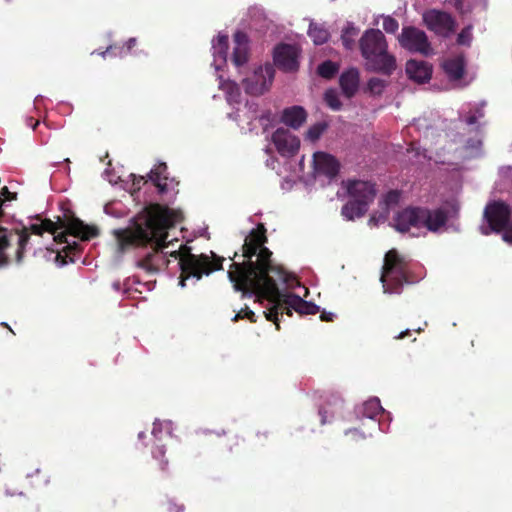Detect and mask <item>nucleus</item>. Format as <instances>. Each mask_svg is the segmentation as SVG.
Instances as JSON below:
<instances>
[{
	"label": "nucleus",
	"instance_id": "nucleus-1",
	"mask_svg": "<svg viewBox=\"0 0 512 512\" xmlns=\"http://www.w3.org/2000/svg\"><path fill=\"white\" fill-rule=\"evenodd\" d=\"M181 220V213L159 203L150 204L139 213L131 226L114 230L119 250L124 252L130 247H151V251L137 261V267L148 273H156L161 266H167L166 255L179 261L181 276L179 284L184 287L186 280L195 277L200 280L203 275H210L223 269V257L211 252L192 254L191 248L181 245L179 250L164 252L171 242H167L168 230Z\"/></svg>",
	"mask_w": 512,
	"mask_h": 512
},
{
	"label": "nucleus",
	"instance_id": "nucleus-2",
	"mask_svg": "<svg viewBox=\"0 0 512 512\" xmlns=\"http://www.w3.org/2000/svg\"><path fill=\"white\" fill-rule=\"evenodd\" d=\"M266 232L263 223H258L256 228L250 231L241 248L244 260L234 261L230 265L228 277L235 290L242 292L243 296L256 295L272 304L264 311V315L279 330V316L286 314L291 317L293 311L300 315H314L319 311V307L294 293L280 291L278 283H289L290 276L281 266L273 263L272 252L266 247Z\"/></svg>",
	"mask_w": 512,
	"mask_h": 512
},
{
	"label": "nucleus",
	"instance_id": "nucleus-3",
	"mask_svg": "<svg viewBox=\"0 0 512 512\" xmlns=\"http://www.w3.org/2000/svg\"><path fill=\"white\" fill-rule=\"evenodd\" d=\"M59 228H66L72 236L87 241L97 236V229L83 223L79 218L72 215H64L57 217L56 221L51 219H43L40 223L26 226L20 224L13 228L0 226V268L7 267L11 258L6 250L15 243L13 260L17 265H21L25 259V253L30 244L31 235L42 236L44 232L55 234Z\"/></svg>",
	"mask_w": 512,
	"mask_h": 512
},
{
	"label": "nucleus",
	"instance_id": "nucleus-4",
	"mask_svg": "<svg viewBox=\"0 0 512 512\" xmlns=\"http://www.w3.org/2000/svg\"><path fill=\"white\" fill-rule=\"evenodd\" d=\"M359 48L367 70L386 76L396 70V58L389 53L386 37L379 29L366 30L359 40Z\"/></svg>",
	"mask_w": 512,
	"mask_h": 512
},
{
	"label": "nucleus",
	"instance_id": "nucleus-5",
	"mask_svg": "<svg viewBox=\"0 0 512 512\" xmlns=\"http://www.w3.org/2000/svg\"><path fill=\"white\" fill-rule=\"evenodd\" d=\"M448 211L444 208L429 209L427 207L410 206L399 211L393 218L394 228L401 232H408L412 227L426 228L436 233L448 222Z\"/></svg>",
	"mask_w": 512,
	"mask_h": 512
},
{
	"label": "nucleus",
	"instance_id": "nucleus-6",
	"mask_svg": "<svg viewBox=\"0 0 512 512\" xmlns=\"http://www.w3.org/2000/svg\"><path fill=\"white\" fill-rule=\"evenodd\" d=\"M345 187L350 200L342 206L341 214L352 221L366 214L376 197V185L371 181L349 179L345 182Z\"/></svg>",
	"mask_w": 512,
	"mask_h": 512
},
{
	"label": "nucleus",
	"instance_id": "nucleus-7",
	"mask_svg": "<svg viewBox=\"0 0 512 512\" xmlns=\"http://www.w3.org/2000/svg\"><path fill=\"white\" fill-rule=\"evenodd\" d=\"M408 261L396 249H390L384 257L380 281L385 293L399 294L408 283Z\"/></svg>",
	"mask_w": 512,
	"mask_h": 512
},
{
	"label": "nucleus",
	"instance_id": "nucleus-8",
	"mask_svg": "<svg viewBox=\"0 0 512 512\" xmlns=\"http://www.w3.org/2000/svg\"><path fill=\"white\" fill-rule=\"evenodd\" d=\"M511 209L508 204L503 201L489 202L484 209V218L489 227L483 228L482 233L489 234V230L500 233L506 227L510 220Z\"/></svg>",
	"mask_w": 512,
	"mask_h": 512
},
{
	"label": "nucleus",
	"instance_id": "nucleus-9",
	"mask_svg": "<svg viewBox=\"0 0 512 512\" xmlns=\"http://www.w3.org/2000/svg\"><path fill=\"white\" fill-rule=\"evenodd\" d=\"M398 41L402 48L412 53L429 55L431 52V45L426 33L416 27H403Z\"/></svg>",
	"mask_w": 512,
	"mask_h": 512
},
{
	"label": "nucleus",
	"instance_id": "nucleus-10",
	"mask_svg": "<svg viewBox=\"0 0 512 512\" xmlns=\"http://www.w3.org/2000/svg\"><path fill=\"white\" fill-rule=\"evenodd\" d=\"M426 27L441 37H449L456 29L454 18L447 12L431 9L423 14Z\"/></svg>",
	"mask_w": 512,
	"mask_h": 512
},
{
	"label": "nucleus",
	"instance_id": "nucleus-11",
	"mask_svg": "<svg viewBox=\"0 0 512 512\" xmlns=\"http://www.w3.org/2000/svg\"><path fill=\"white\" fill-rule=\"evenodd\" d=\"M274 78V68L271 65L259 67L254 74L243 81L245 91L250 95H262L272 84Z\"/></svg>",
	"mask_w": 512,
	"mask_h": 512
},
{
	"label": "nucleus",
	"instance_id": "nucleus-12",
	"mask_svg": "<svg viewBox=\"0 0 512 512\" xmlns=\"http://www.w3.org/2000/svg\"><path fill=\"white\" fill-rule=\"evenodd\" d=\"M298 56V49L295 46L282 43L274 50V63L285 72H294L299 67Z\"/></svg>",
	"mask_w": 512,
	"mask_h": 512
},
{
	"label": "nucleus",
	"instance_id": "nucleus-13",
	"mask_svg": "<svg viewBox=\"0 0 512 512\" xmlns=\"http://www.w3.org/2000/svg\"><path fill=\"white\" fill-rule=\"evenodd\" d=\"M272 142L283 157H293L300 148L299 138L284 128H278L272 134Z\"/></svg>",
	"mask_w": 512,
	"mask_h": 512
},
{
	"label": "nucleus",
	"instance_id": "nucleus-14",
	"mask_svg": "<svg viewBox=\"0 0 512 512\" xmlns=\"http://www.w3.org/2000/svg\"><path fill=\"white\" fill-rule=\"evenodd\" d=\"M314 169L318 174H322L329 179L337 176L340 170L338 160L325 152H316L313 155Z\"/></svg>",
	"mask_w": 512,
	"mask_h": 512
},
{
	"label": "nucleus",
	"instance_id": "nucleus-15",
	"mask_svg": "<svg viewBox=\"0 0 512 512\" xmlns=\"http://www.w3.org/2000/svg\"><path fill=\"white\" fill-rule=\"evenodd\" d=\"M406 74L411 80L423 84L431 79L432 66L426 61L409 60L406 63Z\"/></svg>",
	"mask_w": 512,
	"mask_h": 512
},
{
	"label": "nucleus",
	"instance_id": "nucleus-16",
	"mask_svg": "<svg viewBox=\"0 0 512 512\" xmlns=\"http://www.w3.org/2000/svg\"><path fill=\"white\" fill-rule=\"evenodd\" d=\"M360 73L357 68H349L342 72L339 77V85L343 95L350 99L352 98L359 89Z\"/></svg>",
	"mask_w": 512,
	"mask_h": 512
},
{
	"label": "nucleus",
	"instance_id": "nucleus-17",
	"mask_svg": "<svg viewBox=\"0 0 512 512\" xmlns=\"http://www.w3.org/2000/svg\"><path fill=\"white\" fill-rule=\"evenodd\" d=\"M234 49L232 61L235 66L240 67L248 61V37L242 31H237L234 36Z\"/></svg>",
	"mask_w": 512,
	"mask_h": 512
},
{
	"label": "nucleus",
	"instance_id": "nucleus-18",
	"mask_svg": "<svg viewBox=\"0 0 512 512\" xmlns=\"http://www.w3.org/2000/svg\"><path fill=\"white\" fill-rule=\"evenodd\" d=\"M307 119V112L302 106H291L285 108L281 115V122L297 130Z\"/></svg>",
	"mask_w": 512,
	"mask_h": 512
},
{
	"label": "nucleus",
	"instance_id": "nucleus-19",
	"mask_svg": "<svg viewBox=\"0 0 512 512\" xmlns=\"http://www.w3.org/2000/svg\"><path fill=\"white\" fill-rule=\"evenodd\" d=\"M167 165L166 163L158 164L154 169H152L148 178L153 184L157 187L159 193H165L167 191Z\"/></svg>",
	"mask_w": 512,
	"mask_h": 512
},
{
	"label": "nucleus",
	"instance_id": "nucleus-20",
	"mask_svg": "<svg viewBox=\"0 0 512 512\" xmlns=\"http://www.w3.org/2000/svg\"><path fill=\"white\" fill-rule=\"evenodd\" d=\"M137 39L136 38H130L128 39L123 45L119 44H112L107 47V49L101 53H99L103 58L106 57V55H111L114 57H125L127 56L131 50L136 46Z\"/></svg>",
	"mask_w": 512,
	"mask_h": 512
},
{
	"label": "nucleus",
	"instance_id": "nucleus-21",
	"mask_svg": "<svg viewBox=\"0 0 512 512\" xmlns=\"http://www.w3.org/2000/svg\"><path fill=\"white\" fill-rule=\"evenodd\" d=\"M443 68L446 74L453 80H459L464 75V62L460 58L446 60Z\"/></svg>",
	"mask_w": 512,
	"mask_h": 512
},
{
	"label": "nucleus",
	"instance_id": "nucleus-22",
	"mask_svg": "<svg viewBox=\"0 0 512 512\" xmlns=\"http://www.w3.org/2000/svg\"><path fill=\"white\" fill-rule=\"evenodd\" d=\"M59 230H63L58 233V231L55 232L54 235V241L57 243H66L67 245L63 248V252L66 255H69L71 253H76L79 251V244L76 242H73V244L68 243L67 236L71 235L66 228H59Z\"/></svg>",
	"mask_w": 512,
	"mask_h": 512
},
{
	"label": "nucleus",
	"instance_id": "nucleus-23",
	"mask_svg": "<svg viewBox=\"0 0 512 512\" xmlns=\"http://www.w3.org/2000/svg\"><path fill=\"white\" fill-rule=\"evenodd\" d=\"M308 35L313 40L314 44L322 45L329 39V32L316 24H311L308 30Z\"/></svg>",
	"mask_w": 512,
	"mask_h": 512
},
{
	"label": "nucleus",
	"instance_id": "nucleus-24",
	"mask_svg": "<svg viewBox=\"0 0 512 512\" xmlns=\"http://www.w3.org/2000/svg\"><path fill=\"white\" fill-rule=\"evenodd\" d=\"M359 30L352 23H348L343 29L341 40L344 47L351 50L355 45L354 37L358 34Z\"/></svg>",
	"mask_w": 512,
	"mask_h": 512
},
{
	"label": "nucleus",
	"instance_id": "nucleus-25",
	"mask_svg": "<svg viewBox=\"0 0 512 512\" xmlns=\"http://www.w3.org/2000/svg\"><path fill=\"white\" fill-rule=\"evenodd\" d=\"M383 412V408L378 398H372L363 404V415L373 419Z\"/></svg>",
	"mask_w": 512,
	"mask_h": 512
},
{
	"label": "nucleus",
	"instance_id": "nucleus-26",
	"mask_svg": "<svg viewBox=\"0 0 512 512\" xmlns=\"http://www.w3.org/2000/svg\"><path fill=\"white\" fill-rule=\"evenodd\" d=\"M214 55L220 58H226L228 51V36L225 34H218L215 40H213Z\"/></svg>",
	"mask_w": 512,
	"mask_h": 512
},
{
	"label": "nucleus",
	"instance_id": "nucleus-27",
	"mask_svg": "<svg viewBox=\"0 0 512 512\" xmlns=\"http://www.w3.org/2000/svg\"><path fill=\"white\" fill-rule=\"evenodd\" d=\"M339 66L330 60L321 63L318 68V74L325 79H332L338 72Z\"/></svg>",
	"mask_w": 512,
	"mask_h": 512
},
{
	"label": "nucleus",
	"instance_id": "nucleus-28",
	"mask_svg": "<svg viewBox=\"0 0 512 512\" xmlns=\"http://www.w3.org/2000/svg\"><path fill=\"white\" fill-rule=\"evenodd\" d=\"M386 86L387 81L378 77H372L367 83V88L373 95H381Z\"/></svg>",
	"mask_w": 512,
	"mask_h": 512
},
{
	"label": "nucleus",
	"instance_id": "nucleus-29",
	"mask_svg": "<svg viewBox=\"0 0 512 512\" xmlns=\"http://www.w3.org/2000/svg\"><path fill=\"white\" fill-rule=\"evenodd\" d=\"M324 100L332 110L338 111L342 107V103L339 99L338 93L334 89H329L325 92Z\"/></svg>",
	"mask_w": 512,
	"mask_h": 512
},
{
	"label": "nucleus",
	"instance_id": "nucleus-30",
	"mask_svg": "<svg viewBox=\"0 0 512 512\" xmlns=\"http://www.w3.org/2000/svg\"><path fill=\"white\" fill-rule=\"evenodd\" d=\"M326 128L327 125L325 123H316L308 129L306 136L311 141H316L320 138Z\"/></svg>",
	"mask_w": 512,
	"mask_h": 512
},
{
	"label": "nucleus",
	"instance_id": "nucleus-31",
	"mask_svg": "<svg viewBox=\"0 0 512 512\" xmlns=\"http://www.w3.org/2000/svg\"><path fill=\"white\" fill-rule=\"evenodd\" d=\"M165 452H166V450L164 449V446H157L152 451L153 458L160 461L159 466L162 471H165L168 466V460L164 458Z\"/></svg>",
	"mask_w": 512,
	"mask_h": 512
},
{
	"label": "nucleus",
	"instance_id": "nucleus-32",
	"mask_svg": "<svg viewBox=\"0 0 512 512\" xmlns=\"http://www.w3.org/2000/svg\"><path fill=\"white\" fill-rule=\"evenodd\" d=\"M401 198V193L398 190H390L384 196V204L387 208L391 206H395L399 203Z\"/></svg>",
	"mask_w": 512,
	"mask_h": 512
},
{
	"label": "nucleus",
	"instance_id": "nucleus-33",
	"mask_svg": "<svg viewBox=\"0 0 512 512\" xmlns=\"http://www.w3.org/2000/svg\"><path fill=\"white\" fill-rule=\"evenodd\" d=\"M244 318H247L251 323H256L257 321L255 313L248 307H245L244 309H241L238 313H236L235 316L232 318V321L237 322L238 320Z\"/></svg>",
	"mask_w": 512,
	"mask_h": 512
},
{
	"label": "nucleus",
	"instance_id": "nucleus-34",
	"mask_svg": "<svg viewBox=\"0 0 512 512\" xmlns=\"http://www.w3.org/2000/svg\"><path fill=\"white\" fill-rule=\"evenodd\" d=\"M383 29L387 32V33H391V34H394L396 33V31L398 30L399 28V23L398 21L391 17V16H386L383 18Z\"/></svg>",
	"mask_w": 512,
	"mask_h": 512
},
{
	"label": "nucleus",
	"instance_id": "nucleus-35",
	"mask_svg": "<svg viewBox=\"0 0 512 512\" xmlns=\"http://www.w3.org/2000/svg\"><path fill=\"white\" fill-rule=\"evenodd\" d=\"M472 40L471 26L465 27L461 30L457 37L459 45H470Z\"/></svg>",
	"mask_w": 512,
	"mask_h": 512
},
{
	"label": "nucleus",
	"instance_id": "nucleus-36",
	"mask_svg": "<svg viewBox=\"0 0 512 512\" xmlns=\"http://www.w3.org/2000/svg\"><path fill=\"white\" fill-rule=\"evenodd\" d=\"M166 510L168 512H184L185 507L183 504H178L174 501H168Z\"/></svg>",
	"mask_w": 512,
	"mask_h": 512
},
{
	"label": "nucleus",
	"instance_id": "nucleus-37",
	"mask_svg": "<svg viewBox=\"0 0 512 512\" xmlns=\"http://www.w3.org/2000/svg\"><path fill=\"white\" fill-rule=\"evenodd\" d=\"M502 238L505 242L512 244V222L507 224V227L502 231Z\"/></svg>",
	"mask_w": 512,
	"mask_h": 512
},
{
	"label": "nucleus",
	"instance_id": "nucleus-38",
	"mask_svg": "<svg viewBox=\"0 0 512 512\" xmlns=\"http://www.w3.org/2000/svg\"><path fill=\"white\" fill-rule=\"evenodd\" d=\"M335 317V315L331 312H322L321 315H320V318L322 321H326V322H329V321H333V318Z\"/></svg>",
	"mask_w": 512,
	"mask_h": 512
},
{
	"label": "nucleus",
	"instance_id": "nucleus-39",
	"mask_svg": "<svg viewBox=\"0 0 512 512\" xmlns=\"http://www.w3.org/2000/svg\"><path fill=\"white\" fill-rule=\"evenodd\" d=\"M146 182H147V180L143 176H139L137 179L134 176L133 185L137 186L138 189H140L141 183H146Z\"/></svg>",
	"mask_w": 512,
	"mask_h": 512
},
{
	"label": "nucleus",
	"instance_id": "nucleus-40",
	"mask_svg": "<svg viewBox=\"0 0 512 512\" xmlns=\"http://www.w3.org/2000/svg\"><path fill=\"white\" fill-rule=\"evenodd\" d=\"M476 122H477V117H476V115H470V116H468V117H467V119H466V123H467L468 125H473V124H475Z\"/></svg>",
	"mask_w": 512,
	"mask_h": 512
},
{
	"label": "nucleus",
	"instance_id": "nucleus-41",
	"mask_svg": "<svg viewBox=\"0 0 512 512\" xmlns=\"http://www.w3.org/2000/svg\"><path fill=\"white\" fill-rule=\"evenodd\" d=\"M319 414L321 416V424H325L326 423V414H327V411L324 409V408H321L319 410Z\"/></svg>",
	"mask_w": 512,
	"mask_h": 512
},
{
	"label": "nucleus",
	"instance_id": "nucleus-42",
	"mask_svg": "<svg viewBox=\"0 0 512 512\" xmlns=\"http://www.w3.org/2000/svg\"><path fill=\"white\" fill-rule=\"evenodd\" d=\"M349 433H351L353 436H359L361 439H365L364 434L359 433L357 429L351 430Z\"/></svg>",
	"mask_w": 512,
	"mask_h": 512
},
{
	"label": "nucleus",
	"instance_id": "nucleus-43",
	"mask_svg": "<svg viewBox=\"0 0 512 512\" xmlns=\"http://www.w3.org/2000/svg\"><path fill=\"white\" fill-rule=\"evenodd\" d=\"M158 425H159V424H157V423H154V424H153L152 434H153L155 437H157V433H158V432H161L160 430H158Z\"/></svg>",
	"mask_w": 512,
	"mask_h": 512
},
{
	"label": "nucleus",
	"instance_id": "nucleus-44",
	"mask_svg": "<svg viewBox=\"0 0 512 512\" xmlns=\"http://www.w3.org/2000/svg\"><path fill=\"white\" fill-rule=\"evenodd\" d=\"M408 335H410V331L406 330L404 332H401L396 338L397 339H402V338H404L405 336H408Z\"/></svg>",
	"mask_w": 512,
	"mask_h": 512
},
{
	"label": "nucleus",
	"instance_id": "nucleus-45",
	"mask_svg": "<svg viewBox=\"0 0 512 512\" xmlns=\"http://www.w3.org/2000/svg\"><path fill=\"white\" fill-rule=\"evenodd\" d=\"M257 436L258 437L262 436L264 439H267V437H268L266 433H258Z\"/></svg>",
	"mask_w": 512,
	"mask_h": 512
},
{
	"label": "nucleus",
	"instance_id": "nucleus-46",
	"mask_svg": "<svg viewBox=\"0 0 512 512\" xmlns=\"http://www.w3.org/2000/svg\"><path fill=\"white\" fill-rule=\"evenodd\" d=\"M237 256H238V253H237V252H235V253H234V255H233V257H231V259H232V260H234Z\"/></svg>",
	"mask_w": 512,
	"mask_h": 512
},
{
	"label": "nucleus",
	"instance_id": "nucleus-47",
	"mask_svg": "<svg viewBox=\"0 0 512 512\" xmlns=\"http://www.w3.org/2000/svg\"><path fill=\"white\" fill-rule=\"evenodd\" d=\"M39 124L38 121L35 122V124L33 125V129H35V127Z\"/></svg>",
	"mask_w": 512,
	"mask_h": 512
}]
</instances>
